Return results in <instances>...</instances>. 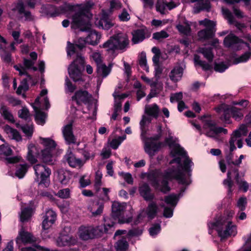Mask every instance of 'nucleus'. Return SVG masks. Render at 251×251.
<instances>
[{"label": "nucleus", "mask_w": 251, "mask_h": 251, "mask_svg": "<svg viewBox=\"0 0 251 251\" xmlns=\"http://www.w3.org/2000/svg\"><path fill=\"white\" fill-rule=\"evenodd\" d=\"M234 173L235 176V179L239 189L242 190L244 192H246L250 188L251 190V183H248L244 180H239V174L237 170L234 169L232 171H228L227 174V178L224 180L223 185L227 189L228 195L231 196L232 192L233 190V183L231 180V174Z\"/></svg>", "instance_id": "15"}, {"label": "nucleus", "mask_w": 251, "mask_h": 251, "mask_svg": "<svg viewBox=\"0 0 251 251\" xmlns=\"http://www.w3.org/2000/svg\"><path fill=\"white\" fill-rule=\"evenodd\" d=\"M139 63L141 68L147 72H149V68L147 65V59H146V53L144 52H142L139 58Z\"/></svg>", "instance_id": "52"}, {"label": "nucleus", "mask_w": 251, "mask_h": 251, "mask_svg": "<svg viewBox=\"0 0 251 251\" xmlns=\"http://www.w3.org/2000/svg\"><path fill=\"white\" fill-rule=\"evenodd\" d=\"M18 115L19 117L25 120H28L30 118V115L28 110L25 107H23L19 111Z\"/></svg>", "instance_id": "61"}, {"label": "nucleus", "mask_w": 251, "mask_h": 251, "mask_svg": "<svg viewBox=\"0 0 251 251\" xmlns=\"http://www.w3.org/2000/svg\"><path fill=\"white\" fill-rule=\"evenodd\" d=\"M139 191L140 195L147 201L154 198V195L151 193V188L147 183L142 184L139 188Z\"/></svg>", "instance_id": "34"}, {"label": "nucleus", "mask_w": 251, "mask_h": 251, "mask_svg": "<svg viewBox=\"0 0 251 251\" xmlns=\"http://www.w3.org/2000/svg\"><path fill=\"white\" fill-rule=\"evenodd\" d=\"M15 9L18 11L21 18L24 17L25 20L26 21H31L33 20L30 12L25 10V6L23 1L19 0L18 2Z\"/></svg>", "instance_id": "31"}, {"label": "nucleus", "mask_w": 251, "mask_h": 251, "mask_svg": "<svg viewBox=\"0 0 251 251\" xmlns=\"http://www.w3.org/2000/svg\"><path fill=\"white\" fill-rule=\"evenodd\" d=\"M75 89V86L72 84L69 79L67 77L65 79V90L66 93H72Z\"/></svg>", "instance_id": "58"}, {"label": "nucleus", "mask_w": 251, "mask_h": 251, "mask_svg": "<svg viewBox=\"0 0 251 251\" xmlns=\"http://www.w3.org/2000/svg\"><path fill=\"white\" fill-rule=\"evenodd\" d=\"M3 129L5 132L11 139L15 140L17 142L22 140V137L19 132L16 129L11 128L8 125L5 126Z\"/></svg>", "instance_id": "36"}, {"label": "nucleus", "mask_w": 251, "mask_h": 251, "mask_svg": "<svg viewBox=\"0 0 251 251\" xmlns=\"http://www.w3.org/2000/svg\"><path fill=\"white\" fill-rule=\"evenodd\" d=\"M247 203L246 198L241 197L238 200L236 206L240 211H244L246 209Z\"/></svg>", "instance_id": "62"}, {"label": "nucleus", "mask_w": 251, "mask_h": 251, "mask_svg": "<svg viewBox=\"0 0 251 251\" xmlns=\"http://www.w3.org/2000/svg\"><path fill=\"white\" fill-rule=\"evenodd\" d=\"M77 242L76 238L65 234L64 232L60 233L56 239V245L59 247L71 246L75 245Z\"/></svg>", "instance_id": "25"}, {"label": "nucleus", "mask_w": 251, "mask_h": 251, "mask_svg": "<svg viewBox=\"0 0 251 251\" xmlns=\"http://www.w3.org/2000/svg\"><path fill=\"white\" fill-rule=\"evenodd\" d=\"M111 69L105 64H101L97 66V72L100 76L103 78L106 77L110 73Z\"/></svg>", "instance_id": "44"}, {"label": "nucleus", "mask_w": 251, "mask_h": 251, "mask_svg": "<svg viewBox=\"0 0 251 251\" xmlns=\"http://www.w3.org/2000/svg\"><path fill=\"white\" fill-rule=\"evenodd\" d=\"M0 113L4 119L9 122L13 123L15 122L14 117L9 108L3 104L0 105Z\"/></svg>", "instance_id": "39"}, {"label": "nucleus", "mask_w": 251, "mask_h": 251, "mask_svg": "<svg viewBox=\"0 0 251 251\" xmlns=\"http://www.w3.org/2000/svg\"><path fill=\"white\" fill-rule=\"evenodd\" d=\"M160 231L161 226L160 223L152 225L149 229L150 235L152 237H156V236L160 233Z\"/></svg>", "instance_id": "53"}, {"label": "nucleus", "mask_w": 251, "mask_h": 251, "mask_svg": "<svg viewBox=\"0 0 251 251\" xmlns=\"http://www.w3.org/2000/svg\"><path fill=\"white\" fill-rule=\"evenodd\" d=\"M29 56L31 59L24 58V66L21 65H15L14 68L19 72L21 76L26 75H27V70L31 69L34 71L37 70V68L34 66L35 61L37 58V54L34 52H31Z\"/></svg>", "instance_id": "18"}, {"label": "nucleus", "mask_w": 251, "mask_h": 251, "mask_svg": "<svg viewBox=\"0 0 251 251\" xmlns=\"http://www.w3.org/2000/svg\"><path fill=\"white\" fill-rule=\"evenodd\" d=\"M56 196L63 199H68L71 196V190L68 188L60 189L56 193Z\"/></svg>", "instance_id": "54"}, {"label": "nucleus", "mask_w": 251, "mask_h": 251, "mask_svg": "<svg viewBox=\"0 0 251 251\" xmlns=\"http://www.w3.org/2000/svg\"><path fill=\"white\" fill-rule=\"evenodd\" d=\"M200 24L204 25L206 28L198 32L199 40L202 42L208 41V45L213 47H217L219 44V40L217 39H212L214 35L213 28L216 25L215 23L205 19L201 21Z\"/></svg>", "instance_id": "13"}, {"label": "nucleus", "mask_w": 251, "mask_h": 251, "mask_svg": "<svg viewBox=\"0 0 251 251\" xmlns=\"http://www.w3.org/2000/svg\"><path fill=\"white\" fill-rule=\"evenodd\" d=\"M145 110V113L149 116L143 115L140 122V128L141 131V137L142 140L144 142V148L146 152L150 156H152L154 154V152L159 149L162 144L159 143L157 146L153 142L150 143L148 140L147 141L145 140L146 135H147L148 129V125L151 121V118L150 116L157 118L159 115V108L156 104L153 103L146 105Z\"/></svg>", "instance_id": "6"}, {"label": "nucleus", "mask_w": 251, "mask_h": 251, "mask_svg": "<svg viewBox=\"0 0 251 251\" xmlns=\"http://www.w3.org/2000/svg\"><path fill=\"white\" fill-rule=\"evenodd\" d=\"M103 221L104 224L103 225L96 227L99 237L101 236L104 233H111L115 229V223L112 218L108 217H104Z\"/></svg>", "instance_id": "24"}, {"label": "nucleus", "mask_w": 251, "mask_h": 251, "mask_svg": "<svg viewBox=\"0 0 251 251\" xmlns=\"http://www.w3.org/2000/svg\"><path fill=\"white\" fill-rule=\"evenodd\" d=\"M78 235L82 240H88L98 237V234L96 227L91 226H81L78 228Z\"/></svg>", "instance_id": "21"}, {"label": "nucleus", "mask_w": 251, "mask_h": 251, "mask_svg": "<svg viewBox=\"0 0 251 251\" xmlns=\"http://www.w3.org/2000/svg\"><path fill=\"white\" fill-rule=\"evenodd\" d=\"M96 25L98 27L105 30L109 29L114 25L108 15L105 13L102 14L100 20L96 22Z\"/></svg>", "instance_id": "33"}, {"label": "nucleus", "mask_w": 251, "mask_h": 251, "mask_svg": "<svg viewBox=\"0 0 251 251\" xmlns=\"http://www.w3.org/2000/svg\"><path fill=\"white\" fill-rule=\"evenodd\" d=\"M72 100L76 103L80 105L82 103L85 104L87 107L88 113L84 112L85 116L83 118L91 119L95 120L97 114V102L92 99V96L85 90H79L75 93V95L72 97Z\"/></svg>", "instance_id": "10"}, {"label": "nucleus", "mask_w": 251, "mask_h": 251, "mask_svg": "<svg viewBox=\"0 0 251 251\" xmlns=\"http://www.w3.org/2000/svg\"><path fill=\"white\" fill-rule=\"evenodd\" d=\"M146 30L143 29H139L133 31L132 32V42L135 44L142 42L146 38Z\"/></svg>", "instance_id": "37"}, {"label": "nucleus", "mask_w": 251, "mask_h": 251, "mask_svg": "<svg viewBox=\"0 0 251 251\" xmlns=\"http://www.w3.org/2000/svg\"><path fill=\"white\" fill-rule=\"evenodd\" d=\"M102 173L100 171H98L96 173L94 187L97 192H100V187L102 185L101 179L102 178Z\"/></svg>", "instance_id": "51"}, {"label": "nucleus", "mask_w": 251, "mask_h": 251, "mask_svg": "<svg viewBox=\"0 0 251 251\" xmlns=\"http://www.w3.org/2000/svg\"><path fill=\"white\" fill-rule=\"evenodd\" d=\"M28 167L26 163L19 165L16 168L15 175L19 178H23L26 174Z\"/></svg>", "instance_id": "45"}, {"label": "nucleus", "mask_w": 251, "mask_h": 251, "mask_svg": "<svg viewBox=\"0 0 251 251\" xmlns=\"http://www.w3.org/2000/svg\"><path fill=\"white\" fill-rule=\"evenodd\" d=\"M214 52L219 56H224L226 60V62H215L214 70L219 73L225 72L231 65L245 63L251 58V48H248L244 52L239 48H234L233 50H225L224 48H199L198 50V53L202 54L209 62L213 60Z\"/></svg>", "instance_id": "3"}, {"label": "nucleus", "mask_w": 251, "mask_h": 251, "mask_svg": "<svg viewBox=\"0 0 251 251\" xmlns=\"http://www.w3.org/2000/svg\"><path fill=\"white\" fill-rule=\"evenodd\" d=\"M72 176L71 172L64 169L59 170L56 174V176L58 181L64 185L69 183Z\"/></svg>", "instance_id": "32"}, {"label": "nucleus", "mask_w": 251, "mask_h": 251, "mask_svg": "<svg viewBox=\"0 0 251 251\" xmlns=\"http://www.w3.org/2000/svg\"><path fill=\"white\" fill-rule=\"evenodd\" d=\"M89 211L91 213L93 216L96 217L100 215L103 209V204L98 202H92L88 207Z\"/></svg>", "instance_id": "35"}, {"label": "nucleus", "mask_w": 251, "mask_h": 251, "mask_svg": "<svg viewBox=\"0 0 251 251\" xmlns=\"http://www.w3.org/2000/svg\"><path fill=\"white\" fill-rule=\"evenodd\" d=\"M235 214V212L232 209H226L224 211L223 215L217 216L213 221H232V219Z\"/></svg>", "instance_id": "42"}, {"label": "nucleus", "mask_w": 251, "mask_h": 251, "mask_svg": "<svg viewBox=\"0 0 251 251\" xmlns=\"http://www.w3.org/2000/svg\"><path fill=\"white\" fill-rule=\"evenodd\" d=\"M62 131L64 140L67 144L70 145L76 143V138L73 134L72 124L64 126Z\"/></svg>", "instance_id": "28"}, {"label": "nucleus", "mask_w": 251, "mask_h": 251, "mask_svg": "<svg viewBox=\"0 0 251 251\" xmlns=\"http://www.w3.org/2000/svg\"><path fill=\"white\" fill-rule=\"evenodd\" d=\"M185 65L183 62H180L176 64L169 74L170 79L175 82H177L181 80Z\"/></svg>", "instance_id": "27"}, {"label": "nucleus", "mask_w": 251, "mask_h": 251, "mask_svg": "<svg viewBox=\"0 0 251 251\" xmlns=\"http://www.w3.org/2000/svg\"><path fill=\"white\" fill-rule=\"evenodd\" d=\"M224 43L226 47H230L236 44H240L242 45H245L247 47H249V44L244 42L242 39H240L232 33H230L227 35L224 39Z\"/></svg>", "instance_id": "30"}, {"label": "nucleus", "mask_w": 251, "mask_h": 251, "mask_svg": "<svg viewBox=\"0 0 251 251\" xmlns=\"http://www.w3.org/2000/svg\"><path fill=\"white\" fill-rule=\"evenodd\" d=\"M208 233H212L215 229L221 238L234 237L237 234V226L232 221H212L208 223Z\"/></svg>", "instance_id": "8"}, {"label": "nucleus", "mask_w": 251, "mask_h": 251, "mask_svg": "<svg viewBox=\"0 0 251 251\" xmlns=\"http://www.w3.org/2000/svg\"><path fill=\"white\" fill-rule=\"evenodd\" d=\"M201 121L203 123L202 132L207 136L217 138L218 135L220 133L227 134L226 129L217 126L216 123L209 116L201 117Z\"/></svg>", "instance_id": "14"}, {"label": "nucleus", "mask_w": 251, "mask_h": 251, "mask_svg": "<svg viewBox=\"0 0 251 251\" xmlns=\"http://www.w3.org/2000/svg\"><path fill=\"white\" fill-rule=\"evenodd\" d=\"M117 89L113 93V96L115 99V104L114 109L116 110L120 111L122 106V100L127 97V95L126 94H123L120 95L116 92Z\"/></svg>", "instance_id": "40"}, {"label": "nucleus", "mask_w": 251, "mask_h": 251, "mask_svg": "<svg viewBox=\"0 0 251 251\" xmlns=\"http://www.w3.org/2000/svg\"><path fill=\"white\" fill-rule=\"evenodd\" d=\"M33 169L35 175V180L38 182L39 186L44 188L49 187L50 184V169L41 164L34 165Z\"/></svg>", "instance_id": "16"}, {"label": "nucleus", "mask_w": 251, "mask_h": 251, "mask_svg": "<svg viewBox=\"0 0 251 251\" xmlns=\"http://www.w3.org/2000/svg\"><path fill=\"white\" fill-rule=\"evenodd\" d=\"M64 158L69 166L73 168H80L85 163V161L82 160L80 158H76L71 151H68Z\"/></svg>", "instance_id": "29"}, {"label": "nucleus", "mask_w": 251, "mask_h": 251, "mask_svg": "<svg viewBox=\"0 0 251 251\" xmlns=\"http://www.w3.org/2000/svg\"><path fill=\"white\" fill-rule=\"evenodd\" d=\"M159 210L158 207L154 202H151L149 203L146 209L141 211L138 215L136 224L142 222L151 220L154 218Z\"/></svg>", "instance_id": "19"}, {"label": "nucleus", "mask_w": 251, "mask_h": 251, "mask_svg": "<svg viewBox=\"0 0 251 251\" xmlns=\"http://www.w3.org/2000/svg\"><path fill=\"white\" fill-rule=\"evenodd\" d=\"M47 94V89H43L40 92L39 96L36 99L35 102L32 104V107L35 112V121L38 125H43L45 123L46 114L41 110L48 109L50 107Z\"/></svg>", "instance_id": "11"}, {"label": "nucleus", "mask_w": 251, "mask_h": 251, "mask_svg": "<svg viewBox=\"0 0 251 251\" xmlns=\"http://www.w3.org/2000/svg\"><path fill=\"white\" fill-rule=\"evenodd\" d=\"M248 132L247 126L245 125H242L238 129L233 131L231 135L229 140L230 151H232L236 149L235 143L239 148L242 147V140L241 137L246 136Z\"/></svg>", "instance_id": "17"}, {"label": "nucleus", "mask_w": 251, "mask_h": 251, "mask_svg": "<svg viewBox=\"0 0 251 251\" xmlns=\"http://www.w3.org/2000/svg\"><path fill=\"white\" fill-rule=\"evenodd\" d=\"M26 76V78H24L23 80L21 81L20 85L18 87L17 93L18 94H21L23 92L26 91L28 88V85L27 84V80L31 79V77L30 75H27Z\"/></svg>", "instance_id": "46"}, {"label": "nucleus", "mask_w": 251, "mask_h": 251, "mask_svg": "<svg viewBox=\"0 0 251 251\" xmlns=\"http://www.w3.org/2000/svg\"><path fill=\"white\" fill-rule=\"evenodd\" d=\"M82 48H67L68 57L75 58V60L68 67L70 76L75 81L82 79L81 69L83 68L84 58L81 55Z\"/></svg>", "instance_id": "7"}, {"label": "nucleus", "mask_w": 251, "mask_h": 251, "mask_svg": "<svg viewBox=\"0 0 251 251\" xmlns=\"http://www.w3.org/2000/svg\"><path fill=\"white\" fill-rule=\"evenodd\" d=\"M185 25L178 24L176 25V27L180 33L188 35L190 34L191 28L188 22H185Z\"/></svg>", "instance_id": "49"}, {"label": "nucleus", "mask_w": 251, "mask_h": 251, "mask_svg": "<svg viewBox=\"0 0 251 251\" xmlns=\"http://www.w3.org/2000/svg\"><path fill=\"white\" fill-rule=\"evenodd\" d=\"M39 139L44 149L41 150L38 145L29 144L27 147V160L31 164H34L37 162V159L40 158L45 163L53 164L55 160V142L50 138L40 137Z\"/></svg>", "instance_id": "5"}, {"label": "nucleus", "mask_w": 251, "mask_h": 251, "mask_svg": "<svg viewBox=\"0 0 251 251\" xmlns=\"http://www.w3.org/2000/svg\"><path fill=\"white\" fill-rule=\"evenodd\" d=\"M54 223V222H53V220H43L42 222V229L43 231L42 232V235L44 238H46V236L45 234L46 233V230H48Z\"/></svg>", "instance_id": "50"}, {"label": "nucleus", "mask_w": 251, "mask_h": 251, "mask_svg": "<svg viewBox=\"0 0 251 251\" xmlns=\"http://www.w3.org/2000/svg\"><path fill=\"white\" fill-rule=\"evenodd\" d=\"M21 251H55L50 250L49 249L45 248L40 246H34L33 247H25L21 249Z\"/></svg>", "instance_id": "55"}, {"label": "nucleus", "mask_w": 251, "mask_h": 251, "mask_svg": "<svg viewBox=\"0 0 251 251\" xmlns=\"http://www.w3.org/2000/svg\"><path fill=\"white\" fill-rule=\"evenodd\" d=\"M126 204L125 202L120 203L118 201H114L112 205V214L114 217L119 218V222L120 223L123 224L129 223L130 222V218L126 219H121L124 214V210L126 208Z\"/></svg>", "instance_id": "23"}, {"label": "nucleus", "mask_w": 251, "mask_h": 251, "mask_svg": "<svg viewBox=\"0 0 251 251\" xmlns=\"http://www.w3.org/2000/svg\"><path fill=\"white\" fill-rule=\"evenodd\" d=\"M162 207H164L163 210V216L166 218H170L173 217L174 213V210L175 208H173L169 206H165L164 205H162Z\"/></svg>", "instance_id": "60"}, {"label": "nucleus", "mask_w": 251, "mask_h": 251, "mask_svg": "<svg viewBox=\"0 0 251 251\" xmlns=\"http://www.w3.org/2000/svg\"><path fill=\"white\" fill-rule=\"evenodd\" d=\"M129 42L126 34L120 33L110 37L103 44V47H126Z\"/></svg>", "instance_id": "20"}, {"label": "nucleus", "mask_w": 251, "mask_h": 251, "mask_svg": "<svg viewBox=\"0 0 251 251\" xmlns=\"http://www.w3.org/2000/svg\"><path fill=\"white\" fill-rule=\"evenodd\" d=\"M169 36L168 34L165 31L162 30L153 34V38L159 40L167 38Z\"/></svg>", "instance_id": "64"}, {"label": "nucleus", "mask_w": 251, "mask_h": 251, "mask_svg": "<svg viewBox=\"0 0 251 251\" xmlns=\"http://www.w3.org/2000/svg\"><path fill=\"white\" fill-rule=\"evenodd\" d=\"M22 129L26 137L30 138L32 136L33 132V127L32 124L22 126Z\"/></svg>", "instance_id": "57"}, {"label": "nucleus", "mask_w": 251, "mask_h": 251, "mask_svg": "<svg viewBox=\"0 0 251 251\" xmlns=\"http://www.w3.org/2000/svg\"><path fill=\"white\" fill-rule=\"evenodd\" d=\"M93 4L89 6L86 5L85 8L81 9L73 16V21L71 26L72 28H79L81 31H88L89 35L84 39L80 38L73 43L67 42V47H85L86 45L95 46L97 45L100 38V35L95 30H91V25L89 22V17L88 15V9Z\"/></svg>", "instance_id": "4"}, {"label": "nucleus", "mask_w": 251, "mask_h": 251, "mask_svg": "<svg viewBox=\"0 0 251 251\" xmlns=\"http://www.w3.org/2000/svg\"><path fill=\"white\" fill-rule=\"evenodd\" d=\"M52 220L54 222L56 220V214L55 212L51 209H49L46 211L45 215L43 217V220Z\"/></svg>", "instance_id": "59"}, {"label": "nucleus", "mask_w": 251, "mask_h": 251, "mask_svg": "<svg viewBox=\"0 0 251 251\" xmlns=\"http://www.w3.org/2000/svg\"><path fill=\"white\" fill-rule=\"evenodd\" d=\"M182 93L181 92L172 94L170 97V101L172 103L181 101L182 99Z\"/></svg>", "instance_id": "63"}, {"label": "nucleus", "mask_w": 251, "mask_h": 251, "mask_svg": "<svg viewBox=\"0 0 251 251\" xmlns=\"http://www.w3.org/2000/svg\"><path fill=\"white\" fill-rule=\"evenodd\" d=\"M214 109L219 116L220 119L226 124L232 123L231 118L237 121H239L244 116L242 109L226 103H221Z\"/></svg>", "instance_id": "9"}, {"label": "nucleus", "mask_w": 251, "mask_h": 251, "mask_svg": "<svg viewBox=\"0 0 251 251\" xmlns=\"http://www.w3.org/2000/svg\"><path fill=\"white\" fill-rule=\"evenodd\" d=\"M126 136L123 135L112 139L109 143L110 146L114 150L118 149L121 143L126 139Z\"/></svg>", "instance_id": "48"}, {"label": "nucleus", "mask_w": 251, "mask_h": 251, "mask_svg": "<svg viewBox=\"0 0 251 251\" xmlns=\"http://www.w3.org/2000/svg\"><path fill=\"white\" fill-rule=\"evenodd\" d=\"M167 134L168 137L166 138L165 140V143L157 142V140L160 137L161 135H157L155 137H151L147 138L146 136L145 140H148L150 143L153 142L157 146L159 143H162L159 149L155 151L154 153L158 151L162 147H164L166 144L168 145L171 149V155L173 157V160L170 162L171 167L174 168L175 167H177L178 169L181 168L184 171H186V174L184 175V179L180 177L176 172L172 173L170 171H168L166 173V175L164 176V178L166 177L172 178L175 177L178 179L179 182L182 183H189L190 182V173L191 171V167L193 166L194 164L192 160L187 156L186 152L184 151L179 144L177 143L178 141V138L174 137L172 136L173 133L169 129H167Z\"/></svg>", "instance_id": "1"}, {"label": "nucleus", "mask_w": 251, "mask_h": 251, "mask_svg": "<svg viewBox=\"0 0 251 251\" xmlns=\"http://www.w3.org/2000/svg\"><path fill=\"white\" fill-rule=\"evenodd\" d=\"M36 241V238L30 233L25 231L22 228L19 232V234L16 239V242L19 248L21 244H31Z\"/></svg>", "instance_id": "26"}, {"label": "nucleus", "mask_w": 251, "mask_h": 251, "mask_svg": "<svg viewBox=\"0 0 251 251\" xmlns=\"http://www.w3.org/2000/svg\"><path fill=\"white\" fill-rule=\"evenodd\" d=\"M34 209L32 207L22 208L20 215V220L22 222L27 221L33 214Z\"/></svg>", "instance_id": "41"}, {"label": "nucleus", "mask_w": 251, "mask_h": 251, "mask_svg": "<svg viewBox=\"0 0 251 251\" xmlns=\"http://www.w3.org/2000/svg\"><path fill=\"white\" fill-rule=\"evenodd\" d=\"M194 61L195 65L196 67L199 66L204 70H209L211 68V65L209 63L201 60L200 56L197 54H195Z\"/></svg>", "instance_id": "43"}, {"label": "nucleus", "mask_w": 251, "mask_h": 251, "mask_svg": "<svg viewBox=\"0 0 251 251\" xmlns=\"http://www.w3.org/2000/svg\"><path fill=\"white\" fill-rule=\"evenodd\" d=\"M13 153L12 150L7 143L0 145V157L5 158L7 163H15L20 162L22 157L20 156L9 157Z\"/></svg>", "instance_id": "22"}, {"label": "nucleus", "mask_w": 251, "mask_h": 251, "mask_svg": "<svg viewBox=\"0 0 251 251\" xmlns=\"http://www.w3.org/2000/svg\"><path fill=\"white\" fill-rule=\"evenodd\" d=\"M191 2H198L194 7V13H199L201 11L210 8L209 2L208 1H203V0H191Z\"/></svg>", "instance_id": "38"}, {"label": "nucleus", "mask_w": 251, "mask_h": 251, "mask_svg": "<svg viewBox=\"0 0 251 251\" xmlns=\"http://www.w3.org/2000/svg\"><path fill=\"white\" fill-rule=\"evenodd\" d=\"M222 12L230 24L234 23L235 20L231 12L227 8H222Z\"/></svg>", "instance_id": "56"}, {"label": "nucleus", "mask_w": 251, "mask_h": 251, "mask_svg": "<svg viewBox=\"0 0 251 251\" xmlns=\"http://www.w3.org/2000/svg\"><path fill=\"white\" fill-rule=\"evenodd\" d=\"M141 79L147 84L150 85L152 88H154L158 86L161 88H162V83H159L157 79L154 80V79H150L145 75H142Z\"/></svg>", "instance_id": "47"}, {"label": "nucleus", "mask_w": 251, "mask_h": 251, "mask_svg": "<svg viewBox=\"0 0 251 251\" xmlns=\"http://www.w3.org/2000/svg\"><path fill=\"white\" fill-rule=\"evenodd\" d=\"M168 171L172 173L176 172L180 177L184 179L186 171L180 168L178 169L177 167H171L167 169L164 173H162L160 170H152L149 173H144L141 174V177L143 179L147 178V180L151 184L156 190H159L164 193H166L170 191L171 188L169 185V181L172 179H176L179 184H182L183 186L180 188L179 193L177 194H172L166 196L164 198V202L166 205L175 208L180 198L182 197L183 193L191 183V172L190 173V182L189 183H182L179 182L178 179L175 177L172 178L166 177L164 178V176L166 175V173ZM192 171V170L191 171Z\"/></svg>", "instance_id": "2"}, {"label": "nucleus", "mask_w": 251, "mask_h": 251, "mask_svg": "<svg viewBox=\"0 0 251 251\" xmlns=\"http://www.w3.org/2000/svg\"><path fill=\"white\" fill-rule=\"evenodd\" d=\"M143 229L140 228H137L131 229L127 232L126 230H118L114 234V238L118 239L115 245L116 251H126L128 247V244L126 240L127 238L136 237L142 234Z\"/></svg>", "instance_id": "12"}]
</instances>
